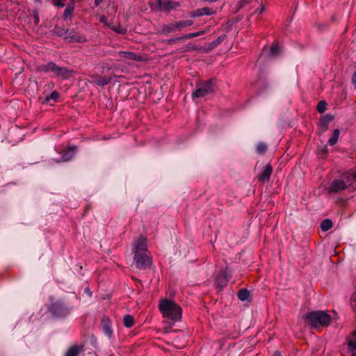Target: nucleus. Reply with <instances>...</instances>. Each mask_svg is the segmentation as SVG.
I'll list each match as a JSON object with an SVG mask.
<instances>
[{
  "instance_id": "nucleus-1",
  "label": "nucleus",
  "mask_w": 356,
  "mask_h": 356,
  "mask_svg": "<svg viewBox=\"0 0 356 356\" xmlns=\"http://www.w3.org/2000/svg\"><path fill=\"white\" fill-rule=\"evenodd\" d=\"M159 309L163 318L173 321H178L181 318V308L173 300L167 299L161 300Z\"/></svg>"
},
{
  "instance_id": "nucleus-11",
  "label": "nucleus",
  "mask_w": 356,
  "mask_h": 356,
  "mask_svg": "<svg viewBox=\"0 0 356 356\" xmlns=\"http://www.w3.org/2000/svg\"><path fill=\"white\" fill-rule=\"evenodd\" d=\"M272 172V165L270 163L266 164L264 168L263 171L257 176L258 181L262 185L266 182H268L270 179Z\"/></svg>"
},
{
  "instance_id": "nucleus-44",
  "label": "nucleus",
  "mask_w": 356,
  "mask_h": 356,
  "mask_svg": "<svg viewBox=\"0 0 356 356\" xmlns=\"http://www.w3.org/2000/svg\"><path fill=\"white\" fill-rule=\"evenodd\" d=\"M158 2L159 3V4H161V0H158Z\"/></svg>"
},
{
  "instance_id": "nucleus-21",
  "label": "nucleus",
  "mask_w": 356,
  "mask_h": 356,
  "mask_svg": "<svg viewBox=\"0 0 356 356\" xmlns=\"http://www.w3.org/2000/svg\"><path fill=\"white\" fill-rule=\"evenodd\" d=\"M107 27L117 33L124 34L126 33V29L122 28L119 22L114 23L112 20L109 21Z\"/></svg>"
},
{
  "instance_id": "nucleus-25",
  "label": "nucleus",
  "mask_w": 356,
  "mask_h": 356,
  "mask_svg": "<svg viewBox=\"0 0 356 356\" xmlns=\"http://www.w3.org/2000/svg\"><path fill=\"white\" fill-rule=\"evenodd\" d=\"M340 131L339 129H334L333 133L330 138L328 140V144L330 146L334 145L339 140Z\"/></svg>"
},
{
  "instance_id": "nucleus-20",
  "label": "nucleus",
  "mask_w": 356,
  "mask_h": 356,
  "mask_svg": "<svg viewBox=\"0 0 356 356\" xmlns=\"http://www.w3.org/2000/svg\"><path fill=\"white\" fill-rule=\"evenodd\" d=\"M76 149V147L72 146L63 151L61 153L62 159L65 161H70V159H72L74 156Z\"/></svg>"
},
{
  "instance_id": "nucleus-5",
  "label": "nucleus",
  "mask_w": 356,
  "mask_h": 356,
  "mask_svg": "<svg viewBox=\"0 0 356 356\" xmlns=\"http://www.w3.org/2000/svg\"><path fill=\"white\" fill-rule=\"evenodd\" d=\"M341 179H336L333 180L327 188L328 193H337L347 189L348 187H354V181H348Z\"/></svg>"
},
{
  "instance_id": "nucleus-28",
  "label": "nucleus",
  "mask_w": 356,
  "mask_h": 356,
  "mask_svg": "<svg viewBox=\"0 0 356 356\" xmlns=\"http://www.w3.org/2000/svg\"><path fill=\"white\" fill-rule=\"evenodd\" d=\"M332 227V222L330 219H325L323 220L321 224V229L324 232L329 230Z\"/></svg>"
},
{
  "instance_id": "nucleus-12",
  "label": "nucleus",
  "mask_w": 356,
  "mask_h": 356,
  "mask_svg": "<svg viewBox=\"0 0 356 356\" xmlns=\"http://www.w3.org/2000/svg\"><path fill=\"white\" fill-rule=\"evenodd\" d=\"M65 40L69 43H84L88 41L86 35L76 32H71L65 36Z\"/></svg>"
},
{
  "instance_id": "nucleus-26",
  "label": "nucleus",
  "mask_w": 356,
  "mask_h": 356,
  "mask_svg": "<svg viewBox=\"0 0 356 356\" xmlns=\"http://www.w3.org/2000/svg\"><path fill=\"white\" fill-rule=\"evenodd\" d=\"M123 323L126 327H132L135 323L134 317L129 314L125 315L123 318Z\"/></svg>"
},
{
  "instance_id": "nucleus-16",
  "label": "nucleus",
  "mask_w": 356,
  "mask_h": 356,
  "mask_svg": "<svg viewBox=\"0 0 356 356\" xmlns=\"http://www.w3.org/2000/svg\"><path fill=\"white\" fill-rule=\"evenodd\" d=\"M216 13V11L212 8L204 7L202 8H198L193 10L190 13V16L191 17H198L203 15H212Z\"/></svg>"
},
{
  "instance_id": "nucleus-34",
  "label": "nucleus",
  "mask_w": 356,
  "mask_h": 356,
  "mask_svg": "<svg viewBox=\"0 0 356 356\" xmlns=\"http://www.w3.org/2000/svg\"><path fill=\"white\" fill-rule=\"evenodd\" d=\"M50 1L54 6L63 8L65 5L66 0H48Z\"/></svg>"
},
{
  "instance_id": "nucleus-39",
  "label": "nucleus",
  "mask_w": 356,
  "mask_h": 356,
  "mask_svg": "<svg viewBox=\"0 0 356 356\" xmlns=\"http://www.w3.org/2000/svg\"><path fill=\"white\" fill-rule=\"evenodd\" d=\"M352 83L354 85L355 89H356V71L355 72V73L353 75Z\"/></svg>"
},
{
  "instance_id": "nucleus-31",
  "label": "nucleus",
  "mask_w": 356,
  "mask_h": 356,
  "mask_svg": "<svg viewBox=\"0 0 356 356\" xmlns=\"http://www.w3.org/2000/svg\"><path fill=\"white\" fill-rule=\"evenodd\" d=\"M317 111L320 113H323L327 108V103L325 101H321L317 104Z\"/></svg>"
},
{
  "instance_id": "nucleus-32",
  "label": "nucleus",
  "mask_w": 356,
  "mask_h": 356,
  "mask_svg": "<svg viewBox=\"0 0 356 356\" xmlns=\"http://www.w3.org/2000/svg\"><path fill=\"white\" fill-rule=\"evenodd\" d=\"M54 32L57 35L65 38V36L67 35V30L59 27H55Z\"/></svg>"
},
{
  "instance_id": "nucleus-35",
  "label": "nucleus",
  "mask_w": 356,
  "mask_h": 356,
  "mask_svg": "<svg viewBox=\"0 0 356 356\" xmlns=\"http://www.w3.org/2000/svg\"><path fill=\"white\" fill-rule=\"evenodd\" d=\"M343 178L348 181L356 179V172L354 173H348L343 175Z\"/></svg>"
},
{
  "instance_id": "nucleus-13",
  "label": "nucleus",
  "mask_w": 356,
  "mask_h": 356,
  "mask_svg": "<svg viewBox=\"0 0 356 356\" xmlns=\"http://www.w3.org/2000/svg\"><path fill=\"white\" fill-rule=\"evenodd\" d=\"M346 343L348 353L351 354V356H354L356 353V330L346 337Z\"/></svg>"
},
{
  "instance_id": "nucleus-30",
  "label": "nucleus",
  "mask_w": 356,
  "mask_h": 356,
  "mask_svg": "<svg viewBox=\"0 0 356 356\" xmlns=\"http://www.w3.org/2000/svg\"><path fill=\"white\" fill-rule=\"evenodd\" d=\"M334 120V117L331 114H326L321 119V123L323 126H325Z\"/></svg>"
},
{
  "instance_id": "nucleus-4",
  "label": "nucleus",
  "mask_w": 356,
  "mask_h": 356,
  "mask_svg": "<svg viewBox=\"0 0 356 356\" xmlns=\"http://www.w3.org/2000/svg\"><path fill=\"white\" fill-rule=\"evenodd\" d=\"M48 310L56 317H65L70 314L71 308L62 301H56L49 305Z\"/></svg>"
},
{
  "instance_id": "nucleus-33",
  "label": "nucleus",
  "mask_w": 356,
  "mask_h": 356,
  "mask_svg": "<svg viewBox=\"0 0 356 356\" xmlns=\"http://www.w3.org/2000/svg\"><path fill=\"white\" fill-rule=\"evenodd\" d=\"M267 150V145L264 143H259L256 148V151L258 154H262Z\"/></svg>"
},
{
  "instance_id": "nucleus-42",
  "label": "nucleus",
  "mask_w": 356,
  "mask_h": 356,
  "mask_svg": "<svg viewBox=\"0 0 356 356\" xmlns=\"http://www.w3.org/2000/svg\"><path fill=\"white\" fill-rule=\"evenodd\" d=\"M34 22L35 24H38L39 22V17L38 14H35L34 16Z\"/></svg>"
},
{
  "instance_id": "nucleus-10",
  "label": "nucleus",
  "mask_w": 356,
  "mask_h": 356,
  "mask_svg": "<svg viewBox=\"0 0 356 356\" xmlns=\"http://www.w3.org/2000/svg\"><path fill=\"white\" fill-rule=\"evenodd\" d=\"M118 54L122 58H124L127 60L143 62L147 60V58L145 54H136L131 51H119Z\"/></svg>"
},
{
  "instance_id": "nucleus-18",
  "label": "nucleus",
  "mask_w": 356,
  "mask_h": 356,
  "mask_svg": "<svg viewBox=\"0 0 356 356\" xmlns=\"http://www.w3.org/2000/svg\"><path fill=\"white\" fill-rule=\"evenodd\" d=\"M75 0H70V3L67 5L63 17L64 19L72 20L73 18V13L74 10Z\"/></svg>"
},
{
  "instance_id": "nucleus-40",
  "label": "nucleus",
  "mask_w": 356,
  "mask_h": 356,
  "mask_svg": "<svg viewBox=\"0 0 356 356\" xmlns=\"http://www.w3.org/2000/svg\"><path fill=\"white\" fill-rule=\"evenodd\" d=\"M264 11V6H261V7L260 8H258L255 10V13H258L259 14H261V13H263Z\"/></svg>"
},
{
  "instance_id": "nucleus-23",
  "label": "nucleus",
  "mask_w": 356,
  "mask_h": 356,
  "mask_svg": "<svg viewBox=\"0 0 356 356\" xmlns=\"http://www.w3.org/2000/svg\"><path fill=\"white\" fill-rule=\"evenodd\" d=\"M83 350V347L80 346H72L70 347L65 353V356H78V355Z\"/></svg>"
},
{
  "instance_id": "nucleus-7",
  "label": "nucleus",
  "mask_w": 356,
  "mask_h": 356,
  "mask_svg": "<svg viewBox=\"0 0 356 356\" xmlns=\"http://www.w3.org/2000/svg\"><path fill=\"white\" fill-rule=\"evenodd\" d=\"M134 261L136 268L140 270H145L149 268L153 264L152 257L149 254V253L135 254Z\"/></svg>"
},
{
  "instance_id": "nucleus-3",
  "label": "nucleus",
  "mask_w": 356,
  "mask_h": 356,
  "mask_svg": "<svg viewBox=\"0 0 356 356\" xmlns=\"http://www.w3.org/2000/svg\"><path fill=\"white\" fill-rule=\"evenodd\" d=\"M305 320L312 328H318L328 326L331 316L326 312L314 311L305 315Z\"/></svg>"
},
{
  "instance_id": "nucleus-22",
  "label": "nucleus",
  "mask_w": 356,
  "mask_h": 356,
  "mask_svg": "<svg viewBox=\"0 0 356 356\" xmlns=\"http://www.w3.org/2000/svg\"><path fill=\"white\" fill-rule=\"evenodd\" d=\"M179 6H180L179 2L174 1H167L163 2V3L162 4L163 9L166 11H170L171 10H175Z\"/></svg>"
},
{
  "instance_id": "nucleus-14",
  "label": "nucleus",
  "mask_w": 356,
  "mask_h": 356,
  "mask_svg": "<svg viewBox=\"0 0 356 356\" xmlns=\"http://www.w3.org/2000/svg\"><path fill=\"white\" fill-rule=\"evenodd\" d=\"M101 325L104 333L109 338L113 335L112 323L110 318L107 316H104L101 321Z\"/></svg>"
},
{
  "instance_id": "nucleus-6",
  "label": "nucleus",
  "mask_w": 356,
  "mask_h": 356,
  "mask_svg": "<svg viewBox=\"0 0 356 356\" xmlns=\"http://www.w3.org/2000/svg\"><path fill=\"white\" fill-rule=\"evenodd\" d=\"M193 24V21L191 19H187L179 22H175L169 24H164L161 27V32L167 34L176 31H181L186 26H190Z\"/></svg>"
},
{
  "instance_id": "nucleus-29",
  "label": "nucleus",
  "mask_w": 356,
  "mask_h": 356,
  "mask_svg": "<svg viewBox=\"0 0 356 356\" xmlns=\"http://www.w3.org/2000/svg\"><path fill=\"white\" fill-rule=\"evenodd\" d=\"M60 98V94L58 91L54 90L49 95L46 97V102L52 99L55 102H58Z\"/></svg>"
},
{
  "instance_id": "nucleus-36",
  "label": "nucleus",
  "mask_w": 356,
  "mask_h": 356,
  "mask_svg": "<svg viewBox=\"0 0 356 356\" xmlns=\"http://www.w3.org/2000/svg\"><path fill=\"white\" fill-rule=\"evenodd\" d=\"M250 2V0H241L237 3L238 9H241L244 6H247L248 4H249Z\"/></svg>"
},
{
  "instance_id": "nucleus-24",
  "label": "nucleus",
  "mask_w": 356,
  "mask_h": 356,
  "mask_svg": "<svg viewBox=\"0 0 356 356\" xmlns=\"http://www.w3.org/2000/svg\"><path fill=\"white\" fill-rule=\"evenodd\" d=\"M238 298L241 301L249 300L250 298V293L246 289H241L238 291Z\"/></svg>"
},
{
  "instance_id": "nucleus-37",
  "label": "nucleus",
  "mask_w": 356,
  "mask_h": 356,
  "mask_svg": "<svg viewBox=\"0 0 356 356\" xmlns=\"http://www.w3.org/2000/svg\"><path fill=\"white\" fill-rule=\"evenodd\" d=\"M99 22L102 24H104L105 26H107V24L109 23V20L108 19V17L106 15H101L99 17Z\"/></svg>"
},
{
  "instance_id": "nucleus-15",
  "label": "nucleus",
  "mask_w": 356,
  "mask_h": 356,
  "mask_svg": "<svg viewBox=\"0 0 356 356\" xmlns=\"http://www.w3.org/2000/svg\"><path fill=\"white\" fill-rule=\"evenodd\" d=\"M134 254L138 253L141 254H146L148 253L147 250V240L145 238L140 236L135 245L134 250Z\"/></svg>"
},
{
  "instance_id": "nucleus-27",
  "label": "nucleus",
  "mask_w": 356,
  "mask_h": 356,
  "mask_svg": "<svg viewBox=\"0 0 356 356\" xmlns=\"http://www.w3.org/2000/svg\"><path fill=\"white\" fill-rule=\"evenodd\" d=\"M205 33V31H200L195 33H190L182 36L179 37V39H182V40L191 39L197 36L202 35Z\"/></svg>"
},
{
  "instance_id": "nucleus-8",
  "label": "nucleus",
  "mask_w": 356,
  "mask_h": 356,
  "mask_svg": "<svg viewBox=\"0 0 356 356\" xmlns=\"http://www.w3.org/2000/svg\"><path fill=\"white\" fill-rule=\"evenodd\" d=\"M213 92L212 80L209 79L197 86L196 90L193 92V98L203 97Z\"/></svg>"
},
{
  "instance_id": "nucleus-17",
  "label": "nucleus",
  "mask_w": 356,
  "mask_h": 356,
  "mask_svg": "<svg viewBox=\"0 0 356 356\" xmlns=\"http://www.w3.org/2000/svg\"><path fill=\"white\" fill-rule=\"evenodd\" d=\"M92 82L99 86H104L111 81V78L108 76H103L99 74H92L90 76Z\"/></svg>"
},
{
  "instance_id": "nucleus-43",
  "label": "nucleus",
  "mask_w": 356,
  "mask_h": 356,
  "mask_svg": "<svg viewBox=\"0 0 356 356\" xmlns=\"http://www.w3.org/2000/svg\"><path fill=\"white\" fill-rule=\"evenodd\" d=\"M273 356H282V354L280 353V352L279 351H275L274 353H273Z\"/></svg>"
},
{
  "instance_id": "nucleus-9",
  "label": "nucleus",
  "mask_w": 356,
  "mask_h": 356,
  "mask_svg": "<svg viewBox=\"0 0 356 356\" xmlns=\"http://www.w3.org/2000/svg\"><path fill=\"white\" fill-rule=\"evenodd\" d=\"M230 279L229 270L227 268L222 270L216 277L215 283L219 288L225 287Z\"/></svg>"
},
{
  "instance_id": "nucleus-38",
  "label": "nucleus",
  "mask_w": 356,
  "mask_h": 356,
  "mask_svg": "<svg viewBox=\"0 0 356 356\" xmlns=\"http://www.w3.org/2000/svg\"><path fill=\"white\" fill-rule=\"evenodd\" d=\"M181 40H182V39H179V37H178V38H170L169 40H165V42L167 44H172L173 43H175L177 41H181Z\"/></svg>"
},
{
  "instance_id": "nucleus-41",
  "label": "nucleus",
  "mask_w": 356,
  "mask_h": 356,
  "mask_svg": "<svg viewBox=\"0 0 356 356\" xmlns=\"http://www.w3.org/2000/svg\"><path fill=\"white\" fill-rule=\"evenodd\" d=\"M103 1L104 0H95V6H99Z\"/></svg>"
},
{
  "instance_id": "nucleus-2",
  "label": "nucleus",
  "mask_w": 356,
  "mask_h": 356,
  "mask_svg": "<svg viewBox=\"0 0 356 356\" xmlns=\"http://www.w3.org/2000/svg\"><path fill=\"white\" fill-rule=\"evenodd\" d=\"M37 71L44 73L52 72L56 76L63 80L68 79L74 74V70L66 67H60L54 62H49L37 66Z\"/></svg>"
},
{
  "instance_id": "nucleus-19",
  "label": "nucleus",
  "mask_w": 356,
  "mask_h": 356,
  "mask_svg": "<svg viewBox=\"0 0 356 356\" xmlns=\"http://www.w3.org/2000/svg\"><path fill=\"white\" fill-rule=\"evenodd\" d=\"M281 51V47L280 46L279 43L277 41H275L270 47L269 51L267 54V56L269 58H275L280 54Z\"/></svg>"
}]
</instances>
